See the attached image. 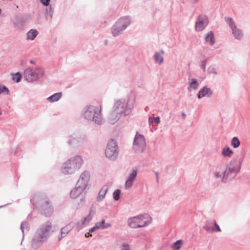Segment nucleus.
<instances>
[{
	"mask_svg": "<svg viewBox=\"0 0 250 250\" xmlns=\"http://www.w3.org/2000/svg\"><path fill=\"white\" fill-rule=\"evenodd\" d=\"M134 106V101L130 99H120L116 100L113 106V109L118 112L121 116L129 115Z\"/></svg>",
	"mask_w": 250,
	"mask_h": 250,
	"instance_id": "20e7f679",
	"label": "nucleus"
},
{
	"mask_svg": "<svg viewBox=\"0 0 250 250\" xmlns=\"http://www.w3.org/2000/svg\"><path fill=\"white\" fill-rule=\"evenodd\" d=\"M1 93H3L5 95L9 93V91L6 86L0 85V94Z\"/></svg>",
	"mask_w": 250,
	"mask_h": 250,
	"instance_id": "4c0bfd02",
	"label": "nucleus"
},
{
	"mask_svg": "<svg viewBox=\"0 0 250 250\" xmlns=\"http://www.w3.org/2000/svg\"><path fill=\"white\" fill-rule=\"evenodd\" d=\"M85 189L80 187L77 186L76 188H73L70 192V197L73 199H76L82 193V192Z\"/></svg>",
	"mask_w": 250,
	"mask_h": 250,
	"instance_id": "412c9836",
	"label": "nucleus"
},
{
	"mask_svg": "<svg viewBox=\"0 0 250 250\" xmlns=\"http://www.w3.org/2000/svg\"><path fill=\"white\" fill-rule=\"evenodd\" d=\"M45 74L44 69L38 66H28L24 71V79L29 83L37 81L42 77Z\"/></svg>",
	"mask_w": 250,
	"mask_h": 250,
	"instance_id": "39448f33",
	"label": "nucleus"
},
{
	"mask_svg": "<svg viewBox=\"0 0 250 250\" xmlns=\"http://www.w3.org/2000/svg\"><path fill=\"white\" fill-rule=\"evenodd\" d=\"M30 229V227H29V223L27 222H23L21 223V229L22 231V241L23 240V237H24V232L25 231L26 232H27L28 231V230H29Z\"/></svg>",
	"mask_w": 250,
	"mask_h": 250,
	"instance_id": "c756f323",
	"label": "nucleus"
},
{
	"mask_svg": "<svg viewBox=\"0 0 250 250\" xmlns=\"http://www.w3.org/2000/svg\"><path fill=\"white\" fill-rule=\"evenodd\" d=\"M122 116L112 107V110L109 113L108 120L110 124L114 125L116 123Z\"/></svg>",
	"mask_w": 250,
	"mask_h": 250,
	"instance_id": "dca6fc26",
	"label": "nucleus"
},
{
	"mask_svg": "<svg viewBox=\"0 0 250 250\" xmlns=\"http://www.w3.org/2000/svg\"><path fill=\"white\" fill-rule=\"evenodd\" d=\"M131 23V18L129 16H124L114 24L111 28V32L114 37L119 36Z\"/></svg>",
	"mask_w": 250,
	"mask_h": 250,
	"instance_id": "6e6552de",
	"label": "nucleus"
},
{
	"mask_svg": "<svg viewBox=\"0 0 250 250\" xmlns=\"http://www.w3.org/2000/svg\"><path fill=\"white\" fill-rule=\"evenodd\" d=\"M83 164L82 157L77 155L71 157L62 165L61 170L64 175L73 174L78 171Z\"/></svg>",
	"mask_w": 250,
	"mask_h": 250,
	"instance_id": "f03ea898",
	"label": "nucleus"
},
{
	"mask_svg": "<svg viewBox=\"0 0 250 250\" xmlns=\"http://www.w3.org/2000/svg\"><path fill=\"white\" fill-rule=\"evenodd\" d=\"M213 94L212 91L210 88L204 86L201 88L197 94V97L199 99H201L204 97H210Z\"/></svg>",
	"mask_w": 250,
	"mask_h": 250,
	"instance_id": "a211bd4d",
	"label": "nucleus"
},
{
	"mask_svg": "<svg viewBox=\"0 0 250 250\" xmlns=\"http://www.w3.org/2000/svg\"><path fill=\"white\" fill-rule=\"evenodd\" d=\"M73 225L71 223L67 224L66 226L63 227L61 229V236L59 237V241H61L62 239L66 236L70 231L73 228Z\"/></svg>",
	"mask_w": 250,
	"mask_h": 250,
	"instance_id": "6ab92c4d",
	"label": "nucleus"
},
{
	"mask_svg": "<svg viewBox=\"0 0 250 250\" xmlns=\"http://www.w3.org/2000/svg\"><path fill=\"white\" fill-rule=\"evenodd\" d=\"M231 145L235 148H236L239 146L240 145V142L238 137H234L232 138L231 141Z\"/></svg>",
	"mask_w": 250,
	"mask_h": 250,
	"instance_id": "72a5a7b5",
	"label": "nucleus"
},
{
	"mask_svg": "<svg viewBox=\"0 0 250 250\" xmlns=\"http://www.w3.org/2000/svg\"><path fill=\"white\" fill-rule=\"evenodd\" d=\"M120 194L121 190L120 189L115 190L113 193V199L115 201L118 200L120 198Z\"/></svg>",
	"mask_w": 250,
	"mask_h": 250,
	"instance_id": "c9c22d12",
	"label": "nucleus"
},
{
	"mask_svg": "<svg viewBox=\"0 0 250 250\" xmlns=\"http://www.w3.org/2000/svg\"><path fill=\"white\" fill-rule=\"evenodd\" d=\"M154 122L156 123L157 124H159L160 123V119L159 117H156L153 118Z\"/></svg>",
	"mask_w": 250,
	"mask_h": 250,
	"instance_id": "37998d69",
	"label": "nucleus"
},
{
	"mask_svg": "<svg viewBox=\"0 0 250 250\" xmlns=\"http://www.w3.org/2000/svg\"><path fill=\"white\" fill-rule=\"evenodd\" d=\"M2 114L1 111L0 110V116Z\"/></svg>",
	"mask_w": 250,
	"mask_h": 250,
	"instance_id": "864d4df0",
	"label": "nucleus"
},
{
	"mask_svg": "<svg viewBox=\"0 0 250 250\" xmlns=\"http://www.w3.org/2000/svg\"><path fill=\"white\" fill-rule=\"evenodd\" d=\"M68 143L73 146H78L81 144V142L73 136H70L69 137Z\"/></svg>",
	"mask_w": 250,
	"mask_h": 250,
	"instance_id": "2f4dec72",
	"label": "nucleus"
},
{
	"mask_svg": "<svg viewBox=\"0 0 250 250\" xmlns=\"http://www.w3.org/2000/svg\"><path fill=\"white\" fill-rule=\"evenodd\" d=\"M38 34V32L36 29H31L26 34V39L33 40Z\"/></svg>",
	"mask_w": 250,
	"mask_h": 250,
	"instance_id": "a878e982",
	"label": "nucleus"
},
{
	"mask_svg": "<svg viewBox=\"0 0 250 250\" xmlns=\"http://www.w3.org/2000/svg\"><path fill=\"white\" fill-rule=\"evenodd\" d=\"M90 178V175L89 171L87 170L84 171L80 175V178L77 183V186H80L85 189L88 185Z\"/></svg>",
	"mask_w": 250,
	"mask_h": 250,
	"instance_id": "ddd939ff",
	"label": "nucleus"
},
{
	"mask_svg": "<svg viewBox=\"0 0 250 250\" xmlns=\"http://www.w3.org/2000/svg\"><path fill=\"white\" fill-rule=\"evenodd\" d=\"M151 222V217L148 214L130 217L127 220L128 226L133 229L145 227Z\"/></svg>",
	"mask_w": 250,
	"mask_h": 250,
	"instance_id": "423d86ee",
	"label": "nucleus"
},
{
	"mask_svg": "<svg viewBox=\"0 0 250 250\" xmlns=\"http://www.w3.org/2000/svg\"><path fill=\"white\" fill-rule=\"evenodd\" d=\"M119 152V148L117 142L113 139L108 141L105 149L106 157L110 160L114 161L117 158Z\"/></svg>",
	"mask_w": 250,
	"mask_h": 250,
	"instance_id": "1a4fd4ad",
	"label": "nucleus"
},
{
	"mask_svg": "<svg viewBox=\"0 0 250 250\" xmlns=\"http://www.w3.org/2000/svg\"><path fill=\"white\" fill-rule=\"evenodd\" d=\"M138 169L137 168H133L131 172L129 174L127 179L125 183V188L126 189H130L135 181L137 175Z\"/></svg>",
	"mask_w": 250,
	"mask_h": 250,
	"instance_id": "2eb2a0df",
	"label": "nucleus"
},
{
	"mask_svg": "<svg viewBox=\"0 0 250 250\" xmlns=\"http://www.w3.org/2000/svg\"><path fill=\"white\" fill-rule=\"evenodd\" d=\"M52 229V223L48 221L41 225L33 235L31 247L34 250H37L42 245L47 239Z\"/></svg>",
	"mask_w": 250,
	"mask_h": 250,
	"instance_id": "f257e3e1",
	"label": "nucleus"
},
{
	"mask_svg": "<svg viewBox=\"0 0 250 250\" xmlns=\"http://www.w3.org/2000/svg\"><path fill=\"white\" fill-rule=\"evenodd\" d=\"M153 118L149 117L148 119V122L150 124L153 123L154 122Z\"/></svg>",
	"mask_w": 250,
	"mask_h": 250,
	"instance_id": "a18cd8bd",
	"label": "nucleus"
},
{
	"mask_svg": "<svg viewBox=\"0 0 250 250\" xmlns=\"http://www.w3.org/2000/svg\"><path fill=\"white\" fill-rule=\"evenodd\" d=\"M183 245V241L182 240H179L175 242L172 246L171 248L172 250H179Z\"/></svg>",
	"mask_w": 250,
	"mask_h": 250,
	"instance_id": "473e14b6",
	"label": "nucleus"
},
{
	"mask_svg": "<svg viewBox=\"0 0 250 250\" xmlns=\"http://www.w3.org/2000/svg\"><path fill=\"white\" fill-rule=\"evenodd\" d=\"M182 116H183V117H186V114L185 113H182Z\"/></svg>",
	"mask_w": 250,
	"mask_h": 250,
	"instance_id": "8fccbe9b",
	"label": "nucleus"
},
{
	"mask_svg": "<svg viewBox=\"0 0 250 250\" xmlns=\"http://www.w3.org/2000/svg\"><path fill=\"white\" fill-rule=\"evenodd\" d=\"M108 187L107 185H104L100 190L97 197L96 200L98 202L102 201L105 197L108 190Z\"/></svg>",
	"mask_w": 250,
	"mask_h": 250,
	"instance_id": "4be33fe9",
	"label": "nucleus"
},
{
	"mask_svg": "<svg viewBox=\"0 0 250 250\" xmlns=\"http://www.w3.org/2000/svg\"><path fill=\"white\" fill-rule=\"evenodd\" d=\"M90 233L91 232H89V231L88 232L86 233L85 234V236L86 237H90V236H92V234Z\"/></svg>",
	"mask_w": 250,
	"mask_h": 250,
	"instance_id": "49530a36",
	"label": "nucleus"
},
{
	"mask_svg": "<svg viewBox=\"0 0 250 250\" xmlns=\"http://www.w3.org/2000/svg\"><path fill=\"white\" fill-rule=\"evenodd\" d=\"M30 62L32 64H35L36 62L35 61H33V60H30Z\"/></svg>",
	"mask_w": 250,
	"mask_h": 250,
	"instance_id": "de8ad7c7",
	"label": "nucleus"
},
{
	"mask_svg": "<svg viewBox=\"0 0 250 250\" xmlns=\"http://www.w3.org/2000/svg\"><path fill=\"white\" fill-rule=\"evenodd\" d=\"M233 154V152L229 146L223 147L221 151V155L225 158H230Z\"/></svg>",
	"mask_w": 250,
	"mask_h": 250,
	"instance_id": "5701e85b",
	"label": "nucleus"
},
{
	"mask_svg": "<svg viewBox=\"0 0 250 250\" xmlns=\"http://www.w3.org/2000/svg\"><path fill=\"white\" fill-rule=\"evenodd\" d=\"M42 212L46 216H50L53 212V208L48 201H45L42 206Z\"/></svg>",
	"mask_w": 250,
	"mask_h": 250,
	"instance_id": "f3484780",
	"label": "nucleus"
},
{
	"mask_svg": "<svg viewBox=\"0 0 250 250\" xmlns=\"http://www.w3.org/2000/svg\"><path fill=\"white\" fill-rule=\"evenodd\" d=\"M189 81V86L188 87V89H193V90H196L198 86L199 83L197 82V81L195 79H188Z\"/></svg>",
	"mask_w": 250,
	"mask_h": 250,
	"instance_id": "bb28decb",
	"label": "nucleus"
},
{
	"mask_svg": "<svg viewBox=\"0 0 250 250\" xmlns=\"http://www.w3.org/2000/svg\"><path fill=\"white\" fill-rule=\"evenodd\" d=\"M121 250H130L129 245L125 243H123L121 247Z\"/></svg>",
	"mask_w": 250,
	"mask_h": 250,
	"instance_id": "58836bf2",
	"label": "nucleus"
},
{
	"mask_svg": "<svg viewBox=\"0 0 250 250\" xmlns=\"http://www.w3.org/2000/svg\"><path fill=\"white\" fill-rule=\"evenodd\" d=\"M1 9L0 8V15L1 14Z\"/></svg>",
	"mask_w": 250,
	"mask_h": 250,
	"instance_id": "603ef678",
	"label": "nucleus"
},
{
	"mask_svg": "<svg viewBox=\"0 0 250 250\" xmlns=\"http://www.w3.org/2000/svg\"><path fill=\"white\" fill-rule=\"evenodd\" d=\"M146 148V142L144 136L137 132L133 141V150L136 153H141L144 151Z\"/></svg>",
	"mask_w": 250,
	"mask_h": 250,
	"instance_id": "9b49d317",
	"label": "nucleus"
},
{
	"mask_svg": "<svg viewBox=\"0 0 250 250\" xmlns=\"http://www.w3.org/2000/svg\"><path fill=\"white\" fill-rule=\"evenodd\" d=\"M54 13V10L52 6L49 7V9H46L45 17L46 20H49L50 21L52 20Z\"/></svg>",
	"mask_w": 250,
	"mask_h": 250,
	"instance_id": "7c9ffc66",
	"label": "nucleus"
},
{
	"mask_svg": "<svg viewBox=\"0 0 250 250\" xmlns=\"http://www.w3.org/2000/svg\"><path fill=\"white\" fill-rule=\"evenodd\" d=\"M204 228L209 233L217 232L221 231L219 226L215 220L206 221Z\"/></svg>",
	"mask_w": 250,
	"mask_h": 250,
	"instance_id": "4468645a",
	"label": "nucleus"
},
{
	"mask_svg": "<svg viewBox=\"0 0 250 250\" xmlns=\"http://www.w3.org/2000/svg\"><path fill=\"white\" fill-rule=\"evenodd\" d=\"M208 72L209 74L215 76L217 74L216 68L214 66H210L208 68Z\"/></svg>",
	"mask_w": 250,
	"mask_h": 250,
	"instance_id": "e433bc0d",
	"label": "nucleus"
},
{
	"mask_svg": "<svg viewBox=\"0 0 250 250\" xmlns=\"http://www.w3.org/2000/svg\"><path fill=\"white\" fill-rule=\"evenodd\" d=\"M199 0H191V1L193 3H196Z\"/></svg>",
	"mask_w": 250,
	"mask_h": 250,
	"instance_id": "09e8293b",
	"label": "nucleus"
},
{
	"mask_svg": "<svg viewBox=\"0 0 250 250\" xmlns=\"http://www.w3.org/2000/svg\"><path fill=\"white\" fill-rule=\"evenodd\" d=\"M97 229H98V228H97V227H96V225H95L93 227L90 229L89 231V232L92 233V232L95 231Z\"/></svg>",
	"mask_w": 250,
	"mask_h": 250,
	"instance_id": "c03bdc74",
	"label": "nucleus"
},
{
	"mask_svg": "<svg viewBox=\"0 0 250 250\" xmlns=\"http://www.w3.org/2000/svg\"><path fill=\"white\" fill-rule=\"evenodd\" d=\"M95 212L91 208L89 214L83 219L82 220V224L85 226L87 225L92 220Z\"/></svg>",
	"mask_w": 250,
	"mask_h": 250,
	"instance_id": "393cba45",
	"label": "nucleus"
},
{
	"mask_svg": "<svg viewBox=\"0 0 250 250\" xmlns=\"http://www.w3.org/2000/svg\"><path fill=\"white\" fill-rule=\"evenodd\" d=\"M51 0H40V2L43 5L47 6L49 5Z\"/></svg>",
	"mask_w": 250,
	"mask_h": 250,
	"instance_id": "ea45409f",
	"label": "nucleus"
},
{
	"mask_svg": "<svg viewBox=\"0 0 250 250\" xmlns=\"http://www.w3.org/2000/svg\"><path fill=\"white\" fill-rule=\"evenodd\" d=\"M207 62V60L206 59L204 60L201 62L200 66H201V68L202 69H203L204 70H205L206 69Z\"/></svg>",
	"mask_w": 250,
	"mask_h": 250,
	"instance_id": "a19ab883",
	"label": "nucleus"
},
{
	"mask_svg": "<svg viewBox=\"0 0 250 250\" xmlns=\"http://www.w3.org/2000/svg\"><path fill=\"white\" fill-rule=\"evenodd\" d=\"M165 52L163 50H161L160 52H155L153 58L156 63L161 64L163 62L164 58L163 55Z\"/></svg>",
	"mask_w": 250,
	"mask_h": 250,
	"instance_id": "aec40b11",
	"label": "nucleus"
},
{
	"mask_svg": "<svg viewBox=\"0 0 250 250\" xmlns=\"http://www.w3.org/2000/svg\"><path fill=\"white\" fill-rule=\"evenodd\" d=\"M214 175L216 178H220L221 179V181H222L223 178V172L220 173L219 172H215L214 173Z\"/></svg>",
	"mask_w": 250,
	"mask_h": 250,
	"instance_id": "79ce46f5",
	"label": "nucleus"
},
{
	"mask_svg": "<svg viewBox=\"0 0 250 250\" xmlns=\"http://www.w3.org/2000/svg\"><path fill=\"white\" fill-rule=\"evenodd\" d=\"M62 96V94L61 92L56 93L50 96L47 98V100L50 102L53 103L59 101Z\"/></svg>",
	"mask_w": 250,
	"mask_h": 250,
	"instance_id": "cd10ccee",
	"label": "nucleus"
},
{
	"mask_svg": "<svg viewBox=\"0 0 250 250\" xmlns=\"http://www.w3.org/2000/svg\"><path fill=\"white\" fill-rule=\"evenodd\" d=\"M98 229H105L110 228L111 224L108 223H105L104 219H102L101 221L97 222L95 224Z\"/></svg>",
	"mask_w": 250,
	"mask_h": 250,
	"instance_id": "b1692460",
	"label": "nucleus"
},
{
	"mask_svg": "<svg viewBox=\"0 0 250 250\" xmlns=\"http://www.w3.org/2000/svg\"><path fill=\"white\" fill-rule=\"evenodd\" d=\"M21 77L22 75L20 72H18L12 75V80L16 83H18L21 81Z\"/></svg>",
	"mask_w": 250,
	"mask_h": 250,
	"instance_id": "f704fd0d",
	"label": "nucleus"
},
{
	"mask_svg": "<svg viewBox=\"0 0 250 250\" xmlns=\"http://www.w3.org/2000/svg\"><path fill=\"white\" fill-rule=\"evenodd\" d=\"M101 110V106L89 105L84 107L82 116L88 121H92L98 125H101L104 123Z\"/></svg>",
	"mask_w": 250,
	"mask_h": 250,
	"instance_id": "7ed1b4c3",
	"label": "nucleus"
},
{
	"mask_svg": "<svg viewBox=\"0 0 250 250\" xmlns=\"http://www.w3.org/2000/svg\"><path fill=\"white\" fill-rule=\"evenodd\" d=\"M156 174L157 175V179L158 180V176H157V174H158L157 173H156Z\"/></svg>",
	"mask_w": 250,
	"mask_h": 250,
	"instance_id": "3c124183",
	"label": "nucleus"
},
{
	"mask_svg": "<svg viewBox=\"0 0 250 250\" xmlns=\"http://www.w3.org/2000/svg\"><path fill=\"white\" fill-rule=\"evenodd\" d=\"M225 21L230 28L232 34L235 39L238 41H241L244 37L243 31L237 27L233 19L226 17L225 18Z\"/></svg>",
	"mask_w": 250,
	"mask_h": 250,
	"instance_id": "9d476101",
	"label": "nucleus"
},
{
	"mask_svg": "<svg viewBox=\"0 0 250 250\" xmlns=\"http://www.w3.org/2000/svg\"><path fill=\"white\" fill-rule=\"evenodd\" d=\"M206 41L208 42L210 45H212L215 42L214 34L212 31H210L208 33L206 37Z\"/></svg>",
	"mask_w": 250,
	"mask_h": 250,
	"instance_id": "c85d7f7f",
	"label": "nucleus"
},
{
	"mask_svg": "<svg viewBox=\"0 0 250 250\" xmlns=\"http://www.w3.org/2000/svg\"><path fill=\"white\" fill-rule=\"evenodd\" d=\"M240 166L237 165L236 161H231L223 171L222 182L227 183L234 179L240 171Z\"/></svg>",
	"mask_w": 250,
	"mask_h": 250,
	"instance_id": "0eeeda50",
	"label": "nucleus"
},
{
	"mask_svg": "<svg viewBox=\"0 0 250 250\" xmlns=\"http://www.w3.org/2000/svg\"><path fill=\"white\" fill-rule=\"evenodd\" d=\"M209 20L208 16L204 14H201L197 18L195 29L197 32L203 31L208 25Z\"/></svg>",
	"mask_w": 250,
	"mask_h": 250,
	"instance_id": "f8f14e48",
	"label": "nucleus"
}]
</instances>
